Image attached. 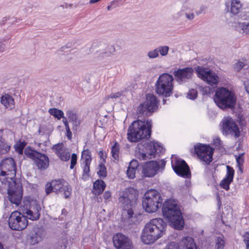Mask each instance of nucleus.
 I'll use <instances>...</instances> for the list:
<instances>
[{
	"label": "nucleus",
	"instance_id": "20",
	"mask_svg": "<svg viewBox=\"0 0 249 249\" xmlns=\"http://www.w3.org/2000/svg\"><path fill=\"white\" fill-rule=\"evenodd\" d=\"M112 241L116 249H131L132 242L125 235L117 232L113 235Z\"/></svg>",
	"mask_w": 249,
	"mask_h": 249
},
{
	"label": "nucleus",
	"instance_id": "28",
	"mask_svg": "<svg viewBox=\"0 0 249 249\" xmlns=\"http://www.w3.org/2000/svg\"><path fill=\"white\" fill-rule=\"evenodd\" d=\"M27 144V142L25 140L19 139L14 144V148L19 155H22L24 153V148Z\"/></svg>",
	"mask_w": 249,
	"mask_h": 249
},
{
	"label": "nucleus",
	"instance_id": "38",
	"mask_svg": "<svg viewBox=\"0 0 249 249\" xmlns=\"http://www.w3.org/2000/svg\"><path fill=\"white\" fill-rule=\"evenodd\" d=\"M197 90L195 89H191L187 92L186 97L190 100H195L197 98Z\"/></svg>",
	"mask_w": 249,
	"mask_h": 249
},
{
	"label": "nucleus",
	"instance_id": "44",
	"mask_svg": "<svg viewBox=\"0 0 249 249\" xmlns=\"http://www.w3.org/2000/svg\"><path fill=\"white\" fill-rule=\"evenodd\" d=\"M239 27L243 30V33L249 35V22L239 23Z\"/></svg>",
	"mask_w": 249,
	"mask_h": 249
},
{
	"label": "nucleus",
	"instance_id": "9",
	"mask_svg": "<svg viewBox=\"0 0 249 249\" xmlns=\"http://www.w3.org/2000/svg\"><path fill=\"white\" fill-rule=\"evenodd\" d=\"M24 154L31 159L40 170H45L49 166L50 159L46 154L39 152L30 146L24 149Z\"/></svg>",
	"mask_w": 249,
	"mask_h": 249
},
{
	"label": "nucleus",
	"instance_id": "49",
	"mask_svg": "<svg viewBox=\"0 0 249 249\" xmlns=\"http://www.w3.org/2000/svg\"><path fill=\"white\" fill-rule=\"evenodd\" d=\"M244 153H242L238 156H235V160L237 165H243L244 163Z\"/></svg>",
	"mask_w": 249,
	"mask_h": 249
},
{
	"label": "nucleus",
	"instance_id": "48",
	"mask_svg": "<svg viewBox=\"0 0 249 249\" xmlns=\"http://www.w3.org/2000/svg\"><path fill=\"white\" fill-rule=\"evenodd\" d=\"M149 58L153 59L158 57L159 55V53L158 51L157 48L153 51H149L147 54Z\"/></svg>",
	"mask_w": 249,
	"mask_h": 249
},
{
	"label": "nucleus",
	"instance_id": "41",
	"mask_svg": "<svg viewBox=\"0 0 249 249\" xmlns=\"http://www.w3.org/2000/svg\"><path fill=\"white\" fill-rule=\"evenodd\" d=\"M159 53L162 56H165L168 54L169 47L168 46H160L157 48Z\"/></svg>",
	"mask_w": 249,
	"mask_h": 249
},
{
	"label": "nucleus",
	"instance_id": "59",
	"mask_svg": "<svg viewBox=\"0 0 249 249\" xmlns=\"http://www.w3.org/2000/svg\"><path fill=\"white\" fill-rule=\"evenodd\" d=\"M66 136L69 140H71L72 139V134L71 131L70 127L66 128Z\"/></svg>",
	"mask_w": 249,
	"mask_h": 249
},
{
	"label": "nucleus",
	"instance_id": "64",
	"mask_svg": "<svg viewBox=\"0 0 249 249\" xmlns=\"http://www.w3.org/2000/svg\"><path fill=\"white\" fill-rule=\"evenodd\" d=\"M237 166L238 170L240 172V173L242 174L244 170L243 165H237Z\"/></svg>",
	"mask_w": 249,
	"mask_h": 249
},
{
	"label": "nucleus",
	"instance_id": "35",
	"mask_svg": "<svg viewBox=\"0 0 249 249\" xmlns=\"http://www.w3.org/2000/svg\"><path fill=\"white\" fill-rule=\"evenodd\" d=\"M226 242L223 234L216 237L215 242L216 249H223L225 246Z\"/></svg>",
	"mask_w": 249,
	"mask_h": 249
},
{
	"label": "nucleus",
	"instance_id": "55",
	"mask_svg": "<svg viewBox=\"0 0 249 249\" xmlns=\"http://www.w3.org/2000/svg\"><path fill=\"white\" fill-rule=\"evenodd\" d=\"M122 95V91H118L115 93H111L109 95H108V98L111 99H116L120 98Z\"/></svg>",
	"mask_w": 249,
	"mask_h": 249
},
{
	"label": "nucleus",
	"instance_id": "37",
	"mask_svg": "<svg viewBox=\"0 0 249 249\" xmlns=\"http://www.w3.org/2000/svg\"><path fill=\"white\" fill-rule=\"evenodd\" d=\"M233 181L224 178L221 181L219 185L221 188L225 189L226 191H229L230 188V184Z\"/></svg>",
	"mask_w": 249,
	"mask_h": 249
},
{
	"label": "nucleus",
	"instance_id": "31",
	"mask_svg": "<svg viewBox=\"0 0 249 249\" xmlns=\"http://www.w3.org/2000/svg\"><path fill=\"white\" fill-rule=\"evenodd\" d=\"M120 145L117 141H115L111 148V156L116 160H119Z\"/></svg>",
	"mask_w": 249,
	"mask_h": 249
},
{
	"label": "nucleus",
	"instance_id": "29",
	"mask_svg": "<svg viewBox=\"0 0 249 249\" xmlns=\"http://www.w3.org/2000/svg\"><path fill=\"white\" fill-rule=\"evenodd\" d=\"M91 161L87 159L86 161H84V166L83 168L82 179L87 181L89 177L90 165Z\"/></svg>",
	"mask_w": 249,
	"mask_h": 249
},
{
	"label": "nucleus",
	"instance_id": "14",
	"mask_svg": "<svg viewBox=\"0 0 249 249\" xmlns=\"http://www.w3.org/2000/svg\"><path fill=\"white\" fill-rule=\"evenodd\" d=\"M171 156V165L174 172L179 177L184 178H191V172L190 167L185 160L183 159L175 157L174 161Z\"/></svg>",
	"mask_w": 249,
	"mask_h": 249
},
{
	"label": "nucleus",
	"instance_id": "3",
	"mask_svg": "<svg viewBox=\"0 0 249 249\" xmlns=\"http://www.w3.org/2000/svg\"><path fill=\"white\" fill-rule=\"evenodd\" d=\"M213 100L217 107L223 111L235 109L237 103V97L234 92L222 87L216 89Z\"/></svg>",
	"mask_w": 249,
	"mask_h": 249
},
{
	"label": "nucleus",
	"instance_id": "8",
	"mask_svg": "<svg viewBox=\"0 0 249 249\" xmlns=\"http://www.w3.org/2000/svg\"><path fill=\"white\" fill-rule=\"evenodd\" d=\"M160 193L154 189L148 190L144 193L142 200V207L145 212L152 213L156 212L162 205Z\"/></svg>",
	"mask_w": 249,
	"mask_h": 249
},
{
	"label": "nucleus",
	"instance_id": "36",
	"mask_svg": "<svg viewBox=\"0 0 249 249\" xmlns=\"http://www.w3.org/2000/svg\"><path fill=\"white\" fill-rule=\"evenodd\" d=\"M99 167V169L97 172L98 176L100 178H105L107 176V171L104 163L103 162L100 163Z\"/></svg>",
	"mask_w": 249,
	"mask_h": 249
},
{
	"label": "nucleus",
	"instance_id": "24",
	"mask_svg": "<svg viewBox=\"0 0 249 249\" xmlns=\"http://www.w3.org/2000/svg\"><path fill=\"white\" fill-rule=\"evenodd\" d=\"M97 53H100V55L102 57H108L114 54L115 52L114 46L105 43L104 47H102L99 50L96 51Z\"/></svg>",
	"mask_w": 249,
	"mask_h": 249
},
{
	"label": "nucleus",
	"instance_id": "15",
	"mask_svg": "<svg viewBox=\"0 0 249 249\" xmlns=\"http://www.w3.org/2000/svg\"><path fill=\"white\" fill-rule=\"evenodd\" d=\"M166 161L160 160V163L157 160H152L144 162L142 165V173L143 177L147 178L153 177L158 173L160 169L163 170L165 168Z\"/></svg>",
	"mask_w": 249,
	"mask_h": 249
},
{
	"label": "nucleus",
	"instance_id": "11",
	"mask_svg": "<svg viewBox=\"0 0 249 249\" xmlns=\"http://www.w3.org/2000/svg\"><path fill=\"white\" fill-rule=\"evenodd\" d=\"M197 76L211 87H217L219 83L218 75L208 68L198 66L195 68Z\"/></svg>",
	"mask_w": 249,
	"mask_h": 249
},
{
	"label": "nucleus",
	"instance_id": "2",
	"mask_svg": "<svg viewBox=\"0 0 249 249\" xmlns=\"http://www.w3.org/2000/svg\"><path fill=\"white\" fill-rule=\"evenodd\" d=\"M151 120L137 119L129 125L127 132V138L131 142H138L143 139L148 140L152 133Z\"/></svg>",
	"mask_w": 249,
	"mask_h": 249
},
{
	"label": "nucleus",
	"instance_id": "19",
	"mask_svg": "<svg viewBox=\"0 0 249 249\" xmlns=\"http://www.w3.org/2000/svg\"><path fill=\"white\" fill-rule=\"evenodd\" d=\"M163 249H197V246L194 238L186 236L179 243L170 242Z\"/></svg>",
	"mask_w": 249,
	"mask_h": 249
},
{
	"label": "nucleus",
	"instance_id": "63",
	"mask_svg": "<svg viewBox=\"0 0 249 249\" xmlns=\"http://www.w3.org/2000/svg\"><path fill=\"white\" fill-rule=\"evenodd\" d=\"M113 8H115L118 5V1L117 0H113L110 4Z\"/></svg>",
	"mask_w": 249,
	"mask_h": 249
},
{
	"label": "nucleus",
	"instance_id": "46",
	"mask_svg": "<svg viewBox=\"0 0 249 249\" xmlns=\"http://www.w3.org/2000/svg\"><path fill=\"white\" fill-rule=\"evenodd\" d=\"M136 171V169H135L133 168H130L128 167L126 171V174L127 177L129 179L134 178H135Z\"/></svg>",
	"mask_w": 249,
	"mask_h": 249
},
{
	"label": "nucleus",
	"instance_id": "16",
	"mask_svg": "<svg viewBox=\"0 0 249 249\" xmlns=\"http://www.w3.org/2000/svg\"><path fill=\"white\" fill-rule=\"evenodd\" d=\"M8 225L10 229L15 231H22L28 225L27 217L21 213L15 211L10 215Z\"/></svg>",
	"mask_w": 249,
	"mask_h": 249
},
{
	"label": "nucleus",
	"instance_id": "62",
	"mask_svg": "<svg viewBox=\"0 0 249 249\" xmlns=\"http://www.w3.org/2000/svg\"><path fill=\"white\" fill-rule=\"evenodd\" d=\"M186 17L189 20H192L194 18V15L193 13L191 14H186Z\"/></svg>",
	"mask_w": 249,
	"mask_h": 249
},
{
	"label": "nucleus",
	"instance_id": "42",
	"mask_svg": "<svg viewBox=\"0 0 249 249\" xmlns=\"http://www.w3.org/2000/svg\"><path fill=\"white\" fill-rule=\"evenodd\" d=\"M82 158H85L84 161H86L87 159L89 160V161H91V154L90 151L89 149L83 150L82 152Z\"/></svg>",
	"mask_w": 249,
	"mask_h": 249
},
{
	"label": "nucleus",
	"instance_id": "5",
	"mask_svg": "<svg viewBox=\"0 0 249 249\" xmlns=\"http://www.w3.org/2000/svg\"><path fill=\"white\" fill-rule=\"evenodd\" d=\"M139 196L138 191L133 187H128L122 192L119 200L121 204L122 210L126 212L127 218L130 219L134 217V210L137 205Z\"/></svg>",
	"mask_w": 249,
	"mask_h": 249
},
{
	"label": "nucleus",
	"instance_id": "45",
	"mask_svg": "<svg viewBox=\"0 0 249 249\" xmlns=\"http://www.w3.org/2000/svg\"><path fill=\"white\" fill-rule=\"evenodd\" d=\"M59 159L64 161H67L70 160V154L69 152H61L57 156Z\"/></svg>",
	"mask_w": 249,
	"mask_h": 249
},
{
	"label": "nucleus",
	"instance_id": "58",
	"mask_svg": "<svg viewBox=\"0 0 249 249\" xmlns=\"http://www.w3.org/2000/svg\"><path fill=\"white\" fill-rule=\"evenodd\" d=\"M111 196V192L109 191H106L103 194V198L105 200L108 199Z\"/></svg>",
	"mask_w": 249,
	"mask_h": 249
},
{
	"label": "nucleus",
	"instance_id": "1",
	"mask_svg": "<svg viewBox=\"0 0 249 249\" xmlns=\"http://www.w3.org/2000/svg\"><path fill=\"white\" fill-rule=\"evenodd\" d=\"M161 206L163 216L169 226L174 230H182L184 228L185 221L178 200L172 198H167Z\"/></svg>",
	"mask_w": 249,
	"mask_h": 249
},
{
	"label": "nucleus",
	"instance_id": "18",
	"mask_svg": "<svg viewBox=\"0 0 249 249\" xmlns=\"http://www.w3.org/2000/svg\"><path fill=\"white\" fill-rule=\"evenodd\" d=\"M194 72L192 67H186L183 68H178L173 72L174 80L179 85H182L188 82L192 79Z\"/></svg>",
	"mask_w": 249,
	"mask_h": 249
},
{
	"label": "nucleus",
	"instance_id": "4",
	"mask_svg": "<svg viewBox=\"0 0 249 249\" xmlns=\"http://www.w3.org/2000/svg\"><path fill=\"white\" fill-rule=\"evenodd\" d=\"M136 150V157L140 160H146L156 157L164 153L165 149L161 144L153 141H142L138 144Z\"/></svg>",
	"mask_w": 249,
	"mask_h": 249
},
{
	"label": "nucleus",
	"instance_id": "43",
	"mask_svg": "<svg viewBox=\"0 0 249 249\" xmlns=\"http://www.w3.org/2000/svg\"><path fill=\"white\" fill-rule=\"evenodd\" d=\"M63 146V142H59L57 144H54L53 146L52 149L54 150L55 154L57 156L61 153L60 151L62 150Z\"/></svg>",
	"mask_w": 249,
	"mask_h": 249
},
{
	"label": "nucleus",
	"instance_id": "57",
	"mask_svg": "<svg viewBox=\"0 0 249 249\" xmlns=\"http://www.w3.org/2000/svg\"><path fill=\"white\" fill-rule=\"evenodd\" d=\"M74 46V44L72 42H68L65 45L62 46L60 49L61 51H64L66 49H69L72 47Z\"/></svg>",
	"mask_w": 249,
	"mask_h": 249
},
{
	"label": "nucleus",
	"instance_id": "56",
	"mask_svg": "<svg viewBox=\"0 0 249 249\" xmlns=\"http://www.w3.org/2000/svg\"><path fill=\"white\" fill-rule=\"evenodd\" d=\"M100 158L103 160V163L106 162L107 155L104 154L103 150H100L98 153Z\"/></svg>",
	"mask_w": 249,
	"mask_h": 249
},
{
	"label": "nucleus",
	"instance_id": "23",
	"mask_svg": "<svg viewBox=\"0 0 249 249\" xmlns=\"http://www.w3.org/2000/svg\"><path fill=\"white\" fill-rule=\"evenodd\" d=\"M35 203L36 205L33 207H31L29 209L27 208L25 212L30 216L29 219L33 221L38 220L40 216L39 213V211L41 210L40 205L37 204L36 201H35Z\"/></svg>",
	"mask_w": 249,
	"mask_h": 249
},
{
	"label": "nucleus",
	"instance_id": "60",
	"mask_svg": "<svg viewBox=\"0 0 249 249\" xmlns=\"http://www.w3.org/2000/svg\"><path fill=\"white\" fill-rule=\"evenodd\" d=\"M62 118V121H63V123L65 126V128H69V123H68V121L67 120V119L66 118V117H65L64 116Z\"/></svg>",
	"mask_w": 249,
	"mask_h": 249
},
{
	"label": "nucleus",
	"instance_id": "61",
	"mask_svg": "<svg viewBox=\"0 0 249 249\" xmlns=\"http://www.w3.org/2000/svg\"><path fill=\"white\" fill-rule=\"evenodd\" d=\"M5 45L1 41H0V53L5 50Z\"/></svg>",
	"mask_w": 249,
	"mask_h": 249
},
{
	"label": "nucleus",
	"instance_id": "50",
	"mask_svg": "<svg viewBox=\"0 0 249 249\" xmlns=\"http://www.w3.org/2000/svg\"><path fill=\"white\" fill-rule=\"evenodd\" d=\"M243 242L246 245V249H249V232L246 231L242 236Z\"/></svg>",
	"mask_w": 249,
	"mask_h": 249
},
{
	"label": "nucleus",
	"instance_id": "32",
	"mask_svg": "<svg viewBox=\"0 0 249 249\" xmlns=\"http://www.w3.org/2000/svg\"><path fill=\"white\" fill-rule=\"evenodd\" d=\"M241 7L240 1L239 0H232L231 4V12L233 15L238 14Z\"/></svg>",
	"mask_w": 249,
	"mask_h": 249
},
{
	"label": "nucleus",
	"instance_id": "10",
	"mask_svg": "<svg viewBox=\"0 0 249 249\" xmlns=\"http://www.w3.org/2000/svg\"><path fill=\"white\" fill-rule=\"evenodd\" d=\"M159 102L157 97L154 94H147L145 101L137 107V114L140 116L152 115L158 109Z\"/></svg>",
	"mask_w": 249,
	"mask_h": 249
},
{
	"label": "nucleus",
	"instance_id": "12",
	"mask_svg": "<svg viewBox=\"0 0 249 249\" xmlns=\"http://www.w3.org/2000/svg\"><path fill=\"white\" fill-rule=\"evenodd\" d=\"M214 149L209 144L198 143L194 146V153L200 160L209 165L213 160Z\"/></svg>",
	"mask_w": 249,
	"mask_h": 249
},
{
	"label": "nucleus",
	"instance_id": "17",
	"mask_svg": "<svg viewBox=\"0 0 249 249\" xmlns=\"http://www.w3.org/2000/svg\"><path fill=\"white\" fill-rule=\"evenodd\" d=\"M162 237L149 222L147 223L142 230V241L145 245H150Z\"/></svg>",
	"mask_w": 249,
	"mask_h": 249
},
{
	"label": "nucleus",
	"instance_id": "33",
	"mask_svg": "<svg viewBox=\"0 0 249 249\" xmlns=\"http://www.w3.org/2000/svg\"><path fill=\"white\" fill-rule=\"evenodd\" d=\"M216 87H210V86H199V90L201 92L203 96L207 95L210 96L213 92L215 93V88Z\"/></svg>",
	"mask_w": 249,
	"mask_h": 249
},
{
	"label": "nucleus",
	"instance_id": "30",
	"mask_svg": "<svg viewBox=\"0 0 249 249\" xmlns=\"http://www.w3.org/2000/svg\"><path fill=\"white\" fill-rule=\"evenodd\" d=\"M48 112L51 115L53 116L57 120H60L64 115L63 111L57 108H51L49 109Z\"/></svg>",
	"mask_w": 249,
	"mask_h": 249
},
{
	"label": "nucleus",
	"instance_id": "51",
	"mask_svg": "<svg viewBox=\"0 0 249 249\" xmlns=\"http://www.w3.org/2000/svg\"><path fill=\"white\" fill-rule=\"evenodd\" d=\"M36 9V5L31 3H28L25 8L26 12L28 14L31 13Z\"/></svg>",
	"mask_w": 249,
	"mask_h": 249
},
{
	"label": "nucleus",
	"instance_id": "21",
	"mask_svg": "<svg viewBox=\"0 0 249 249\" xmlns=\"http://www.w3.org/2000/svg\"><path fill=\"white\" fill-rule=\"evenodd\" d=\"M162 236L166 234L167 221L163 218H155L149 222Z\"/></svg>",
	"mask_w": 249,
	"mask_h": 249
},
{
	"label": "nucleus",
	"instance_id": "6",
	"mask_svg": "<svg viewBox=\"0 0 249 249\" xmlns=\"http://www.w3.org/2000/svg\"><path fill=\"white\" fill-rule=\"evenodd\" d=\"M46 195L54 193L65 199H70L72 195V189L70 184L63 178L52 179L47 182L45 185Z\"/></svg>",
	"mask_w": 249,
	"mask_h": 249
},
{
	"label": "nucleus",
	"instance_id": "26",
	"mask_svg": "<svg viewBox=\"0 0 249 249\" xmlns=\"http://www.w3.org/2000/svg\"><path fill=\"white\" fill-rule=\"evenodd\" d=\"M29 241L32 245L37 244L42 240V232L38 229H36L29 234Z\"/></svg>",
	"mask_w": 249,
	"mask_h": 249
},
{
	"label": "nucleus",
	"instance_id": "7",
	"mask_svg": "<svg viewBox=\"0 0 249 249\" xmlns=\"http://www.w3.org/2000/svg\"><path fill=\"white\" fill-rule=\"evenodd\" d=\"M174 78L167 72L160 74L155 85V92L161 98H168L174 93Z\"/></svg>",
	"mask_w": 249,
	"mask_h": 249
},
{
	"label": "nucleus",
	"instance_id": "54",
	"mask_svg": "<svg viewBox=\"0 0 249 249\" xmlns=\"http://www.w3.org/2000/svg\"><path fill=\"white\" fill-rule=\"evenodd\" d=\"M139 166L138 161L136 159H133L130 162L128 165V167L133 168L135 169H137Z\"/></svg>",
	"mask_w": 249,
	"mask_h": 249
},
{
	"label": "nucleus",
	"instance_id": "13",
	"mask_svg": "<svg viewBox=\"0 0 249 249\" xmlns=\"http://www.w3.org/2000/svg\"><path fill=\"white\" fill-rule=\"evenodd\" d=\"M221 131L223 135H231L235 138H238L241 131L236 122L231 117H224L220 122Z\"/></svg>",
	"mask_w": 249,
	"mask_h": 249
},
{
	"label": "nucleus",
	"instance_id": "25",
	"mask_svg": "<svg viewBox=\"0 0 249 249\" xmlns=\"http://www.w3.org/2000/svg\"><path fill=\"white\" fill-rule=\"evenodd\" d=\"M66 115L67 116L69 121L71 122L73 125V129L76 130L77 126L80 125V122L78 120V116L77 114L72 110H68L66 111Z\"/></svg>",
	"mask_w": 249,
	"mask_h": 249
},
{
	"label": "nucleus",
	"instance_id": "39",
	"mask_svg": "<svg viewBox=\"0 0 249 249\" xmlns=\"http://www.w3.org/2000/svg\"><path fill=\"white\" fill-rule=\"evenodd\" d=\"M227 172L226 175L224 178L229 179L231 181L233 180L235 171L233 168L230 165L226 166Z\"/></svg>",
	"mask_w": 249,
	"mask_h": 249
},
{
	"label": "nucleus",
	"instance_id": "34",
	"mask_svg": "<svg viewBox=\"0 0 249 249\" xmlns=\"http://www.w3.org/2000/svg\"><path fill=\"white\" fill-rule=\"evenodd\" d=\"M11 148V145L7 144L4 140L0 137V154L8 153Z\"/></svg>",
	"mask_w": 249,
	"mask_h": 249
},
{
	"label": "nucleus",
	"instance_id": "52",
	"mask_svg": "<svg viewBox=\"0 0 249 249\" xmlns=\"http://www.w3.org/2000/svg\"><path fill=\"white\" fill-rule=\"evenodd\" d=\"M244 63L238 60L237 62H236L234 65V69L236 71H239L244 66Z\"/></svg>",
	"mask_w": 249,
	"mask_h": 249
},
{
	"label": "nucleus",
	"instance_id": "53",
	"mask_svg": "<svg viewBox=\"0 0 249 249\" xmlns=\"http://www.w3.org/2000/svg\"><path fill=\"white\" fill-rule=\"evenodd\" d=\"M212 143L215 146V148L219 149H220L221 147V142L219 137L214 139L213 140Z\"/></svg>",
	"mask_w": 249,
	"mask_h": 249
},
{
	"label": "nucleus",
	"instance_id": "40",
	"mask_svg": "<svg viewBox=\"0 0 249 249\" xmlns=\"http://www.w3.org/2000/svg\"><path fill=\"white\" fill-rule=\"evenodd\" d=\"M105 46V43L101 41H98V40L94 41L91 45L90 48V51L93 52L94 50L98 48H101L102 47Z\"/></svg>",
	"mask_w": 249,
	"mask_h": 249
},
{
	"label": "nucleus",
	"instance_id": "22",
	"mask_svg": "<svg viewBox=\"0 0 249 249\" xmlns=\"http://www.w3.org/2000/svg\"><path fill=\"white\" fill-rule=\"evenodd\" d=\"M107 185L105 182L101 179H97L93 183L91 193L95 196L102 194L106 189Z\"/></svg>",
	"mask_w": 249,
	"mask_h": 249
},
{
	"label": "nucleus",
	"instance_id": "27",
	"mask_svg": "<svg viewBox=\"0 0 249 249\" xmlns=\"http://www.w3.org/2000/svg\"><path fill=\"white\" fill-rule=\"evenodd\" d=\"M0 103L6 108H13L15 105V101L13 97L8 94H5L1 96L0 98Z\"/></svg>",
	"mask_w": 249,
	"mask_h": 249
},
{
	"label": "nucleus",
	"instance_id": "47",
	"mask_svg": "<svg viewBox=\"0 0 249 249\" xmlns=\"http://www.w3.org/2000/svg\"><path fill=\"white\" fill-rule=\"evenodd\" d=\"M77 155L75 153H72L71 156V164L70 168L73 169L77 163Z\"/></svg>",
	"mask_w": 249,
	"mask_h": 249
}]
</instances>
